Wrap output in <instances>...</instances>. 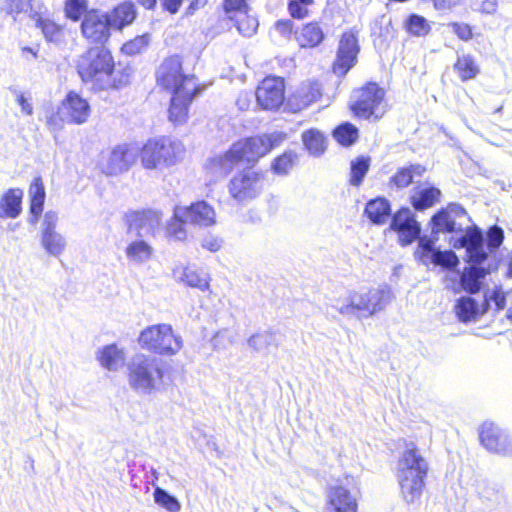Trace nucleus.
<instances>
[{
    "label": "nucleus",
    "mask_w": 512,
    "mask_h": 512,
    "mask_svg": "<svg viewBox=\"0 0 512 512\" xmlns=\"http://www.w3.org/2000/svg\"><path fill=\"white\" fill-rule=\"evenodd\" d=\"M450 243L456 249H466V262L469 265L463 271H457L461 288L470 294L478 293L483 286V280L492 269L490 264L484 266L488 254L484 249L482 230L477 226L468 227L461 236L451 237Z\"/></svg>",
    "instance_id": "f257e3e1"
},
{
    "label": "nucleus",
    "mask_w": 512,
    "mask_h": 512,
    "mask_svg": "<svg viewBox=\"0 0 512 512\" xmlns=\"http://www.w3.org/2000/svg\"><path fill=\"white\" fill-rule=\"evenodd\" d=\"M285 138V133L275 131L270 134L240 140L234 143L224 154L211 158L206 165V169L216 177H224L233 170L236 163L242 160L249 163L256 162L272 149L280 146Z\"/></svg>",
    "instance_id": "f03ea898"
},
{
    "label": "nucleus",
    "mask_w": 512,
    "mask_h": 512,
    "mask_svg": "<svg viewBox=\"0 0 512 512\" xmlns=\"http://www.w3.org/2000/svg\"><path fill=\"white\" fill-rule=\"evenodd\" d=\"M429 468L421 449L413 442L406 443L396 467V478L406 503L413 504L420 500Z\"/></svg>",
    "instance_id": "7ed1b4c3"
},
{
    "label": "nucleus",
    "mask_w": 512,
    "mask_h": 512,
    "mask_svg": "<svg viewBox=\"0 0 512 512\" xmlns=\"http://www.w3.org/2000/svg\"><path fill=\"white\" fill-rule=\"evenodd\" d=\"M129 387L138 395H152L165 388V369L161 359L138 353L127 363Z\"/></svg>",
    "instance_id": "20e7f679"
},
{
    "label": "nucleus",
    "mask_w": 512,
    "mask_h": 512,
    "mask_svg": "<svg viewBox=\"0 0 512 512\" xmlns=\"http://www.w3.org/2000/svg\"><path fill=\"white\" fill-rule=\"evenodd\" d=\"M114 61L111 52L104 46L88 49L78 60L77 71L85 83L105 90L111 84Z\"/></svg>",
    "instance_id": "39448f33"
},
{
    "label": "nucleus",
    "mask_w": 512,
    "mask_h": 512,
    "mask_svg": "<svg viewBox=\"0 0 512 512\" xmlns=\"http://www.w3.org/2000/svg\"><path fill=\"white\" fill-rule=\"evenodd\" d=\"M390 301V290L387 288H373L365 293L351 292L347 303L332 305L340 314L347 318H369L383 310Z\"/></svg>",
    "instance_id": "423d86ee"
},
{
    "label": "nucleus",
    "mask_w": 512,
    "mask_h": 512,
    "mask_svg": "<svg viewBox=\"0 0 512 512\" xmlns=\"http://www.w3.org/2000/svg\"><path fill=\"white\" fill-rule=\"evenodd\" d=\"M181 152L180 142L165 137L152 138L139 147L138 157L145 169L155 170L174 165Z\"/></svg>",
    "instance_id": "0eeeda50"
},
{
    "label": "nucleus",
    "mask_w": 512,
    "mask_h": 512,
    "mask_svg": "<svg viewBox=\"0 0 512 512\" xmlns=\"http://www.w3.org/2000/svg\"><path fill=\"white\" fill-rule=\"evenodd\" d=\"M138 343L142 349L158 355H175L180 351L183 341L180 335L175 334L169 324L151 325L141 331Z\"/></svg>",
    "instance_id": "6e6552de"
},
{
    "label": "nucleus",
    "mask_w": 512,
    "mask_h": 512,
    "mask_svg": "<svg viewBox=\"0 0 512 512\" xmlns=\"http://www.w3.org/2000/svg\"><path fill=\"white\" fill-rule=\"evenodd\" d=\"M157 83L171 92L196 91L198 82L195 76L183 73L182 59L179 55L167 57L156 71Z\"/></svg>",
    "instance_id": "1a4fd4ad"
},
{
    "label": "nucleus",
    "mask_w": 512,
    "mask_h": 512,
    "mask_svg": "<svg viewBox=\"0 0 512 512\" xmlns=\"http://www.w3.org/2000/svg\"><path fill=\"white\" fill-rule=\"evenodd\" d=\"M80 30L89 43L104 46L111 36V16L108 12L90 9L83 15Z\"/></svg>",
    "instance_id": "9d476101"
},
{
    "label": "nucleus",
    "mask_w": 512,
    "mask_h": 512,
    "mask_svg": "<svg viewBox=\"0 0 512 512\" xmlns=\"http://www.w3.org/2000/svg\"><path fill=\"white\" fill-rule=\"evenodd\" d=\"M263 188V175L253 169H244L229 182L231 197L238 203L255 199Z\"/></svg>",
    "instance_id": "9b49d317"
},
{
    "label": "nucleus",
    "mask_w": 512,
    "mask_h": 512,
    "mask_svg": "<svg viewBox=\"0 0 512 512\" xmlns=\"http://www.w3.org/2000/svg\"><path fill=\"white\" fill-rule=\"evenodd\" d=\"M124 222L130 238H148L161 223V214L155 210L130 211L125 213Z\"/></svg>",
    "instance_id": "f8f14e48"
},
{
    "label": "nucleus",
    "mask_w": 512,
    "mask_h": 512,
    "mask_svg": "<svg viewBox=\"0 0 512 512\" xmlns=\"http://www.w3.org/2000/svg\"><path fill=\"white\" fill-rule=\"evenodd\" d=\"M360 52L358 37L353 31L344 32L341 35L333 63V72L338 76H345L357 62Z\"/></svg>",
    "instance_id": "ddd939ff"
},
{
    "label": "nucleus",
    "mask_w": 512,
    "mask_h": 512,
    "mask_svg": "<svg viewBox=\"0 0 512 512\" xmlns=\"http://www.w3.org/2000/svg\"><path fill=\"white\" fill-rule=\"evenodd\" d=\"M389 228L398 234L399 244L403 247L412 244L421 233V226L408 207H402L392 214Z\"/></svg>",
    "instance_id": "4468645a"
},
{
    "label": "nucleus",
    "mask_w": 512,
    "mask_h": 512,
    "mask_svg": "<svg viewBox=\"0 0 512 512\" xmlns=\"http://www.w3.org/2000/svg\"><path fill=\"white\" fill-rule=\"evenodd\" d=\"M255 96L258 105L264 110H277L285 99L284 79L268 76L258 85Z\"/></svg>",
    "instance_id": "2eb2a0df"
},
{
    "label": "nucleus",
    "mask_w": 512,
    "mask_h": 512,
    "mask_svg": "<svg viewBox=\"0 0 512 512\" xmlns=\"http://www.w3.org/2000/svg\"><path fill=\"white\" fill-rule=\"evenodd\" d=\"M384 95V90L377 83L370 82L354 91L353 98L355 101L351 105V109L356 116L369 119L382 102Z\"/></svg>",
    "instance_id": "dca6fc26"
},
{
    "label": "nucleus",
    "mask_w": 512,
    "mask_h": 512,
    "mask_svg": "<svg viewBox=\"0 0 512 512\" xmlns=\"http://www.w3.org/2000/svg\"><path fill=\"white\" fill-rule=\"evenodd\" d=\"M479 439L488 451L502 456H512V437L494 423L485 422L481 425Z\"/></svg>",
    "instance_id": "f3484780"
},
{
    "label": "nucleus",
    "mask_w": 512,
    "mask_h": 512,
    "mask_svg": "<svg viewBox=\"0 0 512 512\" xmlns=\"http://www.w3.org/2000/svg\"><path fill=\"white\" fill-rule=\"evenodd\" d=\"M139 146L136 143L117 145L109 154L102 171L107 175H118L127 171L137 160Z\"/></svg>",
    "instance_id": "a211bd4d"
},
{
    "label": "nucleus",
    "mask_w": 512,
    "mask_h": 512,
    "mask_svg": "<svg viewBox=\"0 0 512 512\" xmlns=\"http://www.w3.org/2000/svg\"><path fill=\"white\" fill-rule=\"evenodd\" d=\"M175 215L193 225L207 227L215 223V211L206 201H198L189 206H177Z\"/></svg>",
    "instance_id": "6ab92c4d"
},
{
    "label": "nucleus",
    "mask_w": 512,
    "mask_h": 512,
    "mask_svg": "<svg viewBox=\"0 0 512 512\" xmlns=\"http://www.w3.org/2000/svg\"><path fill=\"white\" fill-rule=\"evenodd\" d=\"M357 499L344 485H334L328 490L323 512H357Z\"/></svg>",
    "instance_id": "aec40b11"
},
{
    "label": "nucleus",
    "mask_w": 512,
    "mask_h": 512,
    "mask_svg": "<svg viewBox=\"0 0 512 512\" xmlns=\"http://www.w3.org/2000/svg\"><path fill=\"white\" fill-rule=\"evenodd\" d=\"M201 91L200 87L196 91L185 90L172 92L170 107H169V120L174 124H183L188 118L189 106L194 97Z\"/></svg>",
    "instance_id": "412c9836"
},
{
    "label": "nucleus",
    "mask_w": 512,
    "mask_h": 512,
    "mask_svg": "<svg viewBox=\"0 0 512 512\" xmlns=\"http://www.w3.org/2000/svg\"><path fill=\"white\" fill-rule=\"evenodd\" d=\"M65 119L74 124H83L90 115L89 103L75 92H69L62 105Z\"/></svg>",
    "instance_id": "4be33fe9"
},
{
    "label": "nucleus",
    "mask_w": 512,
    "mask_h": 512,
    "mask_svg": "<svg viewBox=\"0 0 512 512\" xmlns=\"http://www.w3.org/2000/svg\"><path fill=\"white\" fill-rule=\"evenodd\" d=\"M426 172V167L419 164H409L397 169L394 175L390 177L389 186L397 190L404 189L412 184L417 177H422Z\"/></svg>",
    "instance_id": "5701e85b"
},
{
    "label": "nucleus",
    "mask_w": 512,
    "mask_h": 512,
    "mask_svg": "<svg viewBox=\"0 0 512 512\" xmlns=\"http://www.w3.org/2000/svg\"><path fill=\"white\" fill-rule=\"evenodd\" d=\"M321 85L318 81H308L301 84L291 97L298 109H304L321 97Z\"/></svg>",
    "instance_id": "b1692460"
},
{
    "label": "nucleus",
    "mask_w": 512,
    "mask_h": 512,
    "mask_svg": "<svg viewBox=\"0 0 512 512\" xmlns=\"http://www.w3.org/2000/svg\"><path fill=\"white\" fill-rule=\"evenodd\" d=\"M367 218L375 225H383L391 214V204L384 197H377L367 202L364 210Z\"/></svg>",
    "instance_id": "393cba45"
},
{
    "label": "nucleus",
    "mask_w": 512,
    "mask_h": 512,
    "mask_svg": "<svg viewBox=\"0 0 512 512\" xmlns=\"http://www.w3.org/2000/svg\"><path fill=\"white\" fill-rule=\"evenodd\" d=\"M31 18L35 20L36 27L40 28L45 40L60 46L65 42L64 29L50 19L42 18L39 12L31 14Z\"/></svg>",
    "instance_id": "a878e982"
},
{
    "label": "nucleus",
    "mask_w": 512,
    "mask_h": 512,
    "mask_svg": "<svg viewBox=\"0 0 512 512\" xmlns=\"http://www.w3.org/2000/svg\"><path fill=\"white\" fill-rule=\"evenodd\" d=\"M29 196L31 214L30 223L35 224L43 211L46 197L45 188L41 177L34 178L29 188Z\"/></svg>",
    "instance_id": "bb28decb"
},
{
    "label": "nucleus",
    "mask_w": 512,
    "mask_h": 512,
    "mask_svg": "<svg viewBox=\"0 0 512 512\" xmlns=\"http://www.w3.org/2000/svg\"><path fill=\"white\" fill-rule=\"evenodd\" d=\"M109 15L112 28L122 29L135 20L137 11L133 2L125 1L116 6Z\"/></svg>",
    "instance_id": "cd10ccee"
},
{
    "label": "nucleus",
    "mask_w": 512,
    "mask_h": 512,
    "mask_svg": "<svg viewBox=\"0 0 512 512\" xmlns=\"http://www.w3.org/2000/svg\"><path fill=\"white\" fill-rule=\"evenodd\" d=\"M125 254L129 261L142 264L151 258L153 248L146 238H135L127 245Z\"/></svg>",
    "instance_id": "c85d7f7f"
},
{
    "label": "nucleus",
    "mask_w": 512,
    "mask_h": 512,
    "mask_svg": "<svg viewBox=\"0 0 512 512\" xmlns=\"http://www.w3.org/2000/svg\"><path fill=\"white\" fill-rule=\"evenodd\" d=\"M325 39V33L318 22L305 24L297 36L301 47L314 48L319 46Z\"/></svg>",
    "instance_id": "c756f323"
},
{
    "label": "nucleus",
    "mask_w": 512,
    "mask_h": 512,
    "mask_svg": "<svg viewBox=\"0 0 512 512\" xmlns=\"http://www.w3.org/2000/svg\"><path fill=\"white\" fill-rule=\"evenodd\" d=\"M248 346L255 352H263L269 347H279L281 344V335L275 331H263L255 333L247 339Z\"/></svg>",
    "instance_id": "7c9ffc66"
},
{
    "label": "nucleus",
    "mask_w": 512,
    "mask_h": 512,
    "mask_svg": "<svg viewBox=\"0 0 512 512\" xmlns=\"http://www.w3.org/2000/svg\"><path fill=\"white\" fill-rule=\"evenodd\" d=\"M97 360L103 368L116 371L124 361V354L116 344H109L97 352Z\"/></svg>",
    "instance_id": "2f4dec72"
},
{
    "label": "nucleus",
    "mask_w": 512,
    "mask_h": 512,
    "mask_svg": "<svg viewBox=\"0 0 512 512\" xmlns=\"http://www.w3.org/2000/svg\"><path fill=\"white\" fill-rule=\"evenodd\" d=\"M431 223L433 225L434 233H460L461 236L468 229L466 228L463 231L461 227H457L455 219L451 217L450 213L445 209H441L434 214L431 219ZM452 237H454V235ZM455 237H459V235L456 234Z\"/></svg>",
    "instance_id": "473e14b6"
},
{
    "label": "nucleus",
    "mask_w": 512,
    "mask_h": 512,
    "mask_svg": "<svg viewBox=\"0 0 512 512\" xmlns=\"http://www.w3.org/2000/svg\"><path fill=\"white\" fill-rule=\"evenodd\" d=\"M440 196V189L434 186L425 187L411 196V204L415 210L424 211L437 203Z\"/></svg>",
    "instance_id": "72a5a7b5"
},
{
    "label": "nucleus",
    "mask_w": 512,
    "mask_h": 512,
    "mask_svg": "<svg viewBox=\"0 0 512 512\" xmlns=\"http://www.w3.org/2000/svg\"><path fill=\"white\" fill-rule=\"evenodd\" d=\"M22 191L20 189H9L1 198V216L16 218L21 211Z\"/></svg>",
    "instance_id": "f704fd0d"
},
{
    "label": "nucleus",
    "mask_w": 512,
    "mask_h": 512,
    "mask_svg": "<svg viewBox=\"0 0 512 512\" xmlns=\"http://www.w3.org/2000/svg\"><path fill=\"white\" fill-rule=\"evenodd\" d=\"M455 312L458 319L464 323L475 320L477 316L481 315L478 303L470 296L458 299L455 305Z\"/></svg>",
    "instance_id": "c9c22d12"
},
{
    "label": "nucleus",
    "mask_w": 512,
    "mask_h": 512,
    "mask_svg": "<svg viewBox=\"0 0 512 512\" xmlns=\"http://www.w3.org/2000/svg\"><path fill=\"white\" fill-rule=\"evenodd\" d=\"M371 164L368 156H358L350 162L349 184L354 187L362 185Z\"/></svg>",
    "instance_id": "e433bc0d"
},
{
    "label": "nucleus",
    "mask_w": 512,
    "mask_h": 512,
    "mask_svg": "<svg viewBox=\"0 0 512 512\" xmlns=\"http://www.w3.org/2000/svg\"><path fill=\"white\" fill-rule=\"evenodd\" d=\"M302 141L305 148L313 156H320L326 149V138L317 129H309L303 132Z\"/></svg>",
    "instance_id": "4c0bfd02"
},
{
    "label": "nucleus",
    "mask_w": 512,
    "mask_h": 512,
    "mask_svg": "<svg viewBox=\"0 0 512 512\" xmlns=\"http://www.w3.org/2000/svg\"><path fill=\"white\" fill-rule=\"evenodd\" d=\"M298 155L292 150H287L276 157L271 163V171L278 176H286L297 164Z\"/></svg>",
    "instance_id": "58836bf2"
},
{
    "label": "nucleus",
    "mask_w": 512,
    "mask_h": 512,
    "mask_svg": "<svg viewBox=\"0 0 512 512\" xmlns=\"http://www.w3.org/2000/svg\"><path fill=\"white\" fill-rule=\"evenodd\" d=\"M34 0H3L1 10L17 20L18 15L22 13L34 14L38 12L34 7Z\"/></svg>",
    "instance_id": "ea45409f"
},
{
    "label": "nucleus",
    "mask_w": 512,
    "mask_h": 512,
    "mask_svg": "<svg viewBox=\"0 0 512 512\" xmlns=\"http://www.w3.org/2000/svg\"><path fill=\"white\" fill-rule=\"evenodd\" d=\"M454 69L462 81L474 79L479 73V68L470 55L459 56L454 64Z\"/></svg>",
    "instance_id": "a19ab883"
},
{
    "label": "nucleus",
    "mask_w": 512,
    "mask_h": 512,
    "mask_svg": "<svg viewBox=\"0 0 512 512\" xmlns=\"http://www.w3.org/2000/svg\"><path fill=\"white\" fill-rule=\"evenodd\" d=\"M41 244L45 251L54 257L60 256L66 246V241L60 233L41 235Z\"/></svg>",
    "instance_id": "79ce46f5"
},
{
    "label": "nucleus",
    "mask_w": 512,
    "mask_h": 512,
    "mask_svg": "<svg viewBox=\"0 0 512 512\" xmlns=\"http://www.w3.org/2000/svg\"><path fill=\"white\" fill-rule=\"evenodd\" d=\"M404 25L407 32L416 37L426 36L431 30L427 19L415 13L407 17Z\"/></svg>",
    "instance_id": "37998d69"
},
{
    "label": "nucleus",
    "mask_w": 512,
    "mask_h": 512,
    "mask_svg": "<svg viewBox=\"0 0 512 512\" xmlns=\"http://www.w3.org/2000/svg\"><path fill=\"white\" fill-rule=\"evenodd\" d=\"M155 503L168 512H179L181 510L180 501L168 491L161 487H155L153 492Z\"/></svg>",
    "instance_id": "c03bdc74"
},
{
    "label": "nucleus",
    "mask_w": 512,
    "mask_h": 512,
    "mask_svg": "<svg viewBox=\"0 0 512 512\" xmlns=\"http://www.w3.org/2000/svg\"><path fill=\"white\" fill-rule=\"evenodd\" d=\"M430 261L435 266H440L443 269L450 271H456V268L459 265L458 256L452 250L441 251L440 249H437V251L431 255Z\"/></svg>",
    "instance_id": "a18cd8bd"
},
{
    "label": "nucleus",
    "mask_w": 512,
    "mask_h": 512,
    "mask_svg": "<svg viewBox=\"0 0 512 512\" xmlns=\"http://www.w3.org/2000/svg\"><path fill=\"white\" fill-rule=\"evenodd\" d=\"M333 137L342 146H350L358 138V129L349 122L342 123L334 129Z\"/></svg>",
    "instance_id": "49530a36"
},
{
    "label": "nucleus",
    "mask_w": 512,
    "mask_h": 512,
    "mask_svg": "<svg viewBox=\"0 0 512 512\" xmlns=\"http://www.w3.org/2000/svg\"><path fill=\"white\" fill-rule=\"evenodd\" d=\"M181 280L189 287L197 288L201 291L209 289V279L207 275L201 276L195 270L187 267L183 270Z\"/></svg>",
    "instance_id": "de8ad7c7"
},
{
    "label": "nucleus",
    "mask_w": 512,
    "mask_h": 512,
    "mask_svg": "<svg viewBox=\"0 0 512 512\" xmlns=\"http://www.w3.org/2000/svg\"><path fill=\"white\" fill-rule=\"evenodd\" d=\"M86 11H89L87 9V0H66L65 2V15L74 22L82 21Z\"/></svg>",
    "instance_id": "09e8293b"
},
{
    "label": "nucleus",
    "mask_w": 512,
    "mask_h": 512,
    "mask_svg": "<svg viewBox=\"0 0 512 512\" xmlns=\"http://www.w3.org/2000/svg\"><path fill=\"white\" fill-rule=\"evenodd\" d=\"M150 37L148 34H143L140 36L135 37L134 39L126 42L121 50L126 55H136L139 53H142L144 50L147 49L149 45Z\"/></svg>",
    "instance_id": "8fccbe9b"
},
{
    "label": "nucleus",
    "mask_w": 512,
    "mask_h": 512,
    "mask_svg": "<svg viewBox=\"0 0 512 512\" xmlns=\"http://www.w3.org/2000/svg\"><path fill=\"white\" fill-rule=\"evenodd\" d=\"M189 224V222L184 218H179L173 213L172 219L168 222L167 233L170 237H173L176 240L182 241L186 239L187 232L185 229V225Z\"/></svg>",
    "instance_id": "3c124183"
},
{
    "label": "nucleus",
    "mask_w": 512,
    "mask_h": 512,
    "mask_svg": "<svg viewBox=\"0 0 512 512\" xmlns=\"http://www.w3.org/2000/svg\"><path fill=\"white\" fill-rule=\"evenodd\" d=\"M258 20L252 16L241 14L236 21V26L240 34L245 37L254 35L258 28Z\"/></svg>",
    "instance_id": "603ef678"
},
{
    "label": "nucleus",
    "mask_w": 512,
    "mask_h": 512,
    "mask_svg": "<svg viewBox=\"0 0 512 512\" xmlns=\"http://www.w3.org/2000/svg\"><path fill=\"white\" fill-rule=\"evenodd\" d=\"M503 240L504 231L497 225L492 226L486 234V239L484 238V242L486 241L487 247L491 253L499 249Z\"/></svg>",
    "instance_id": "864d4df0"
},
{
    "label": "nucleus",
    "mask_w": 512,
    "mask_h": 512,
    "mask_svg": "<svg viewBox=\"0 0 512 512\" xmlns=\"http://www.w3.org/2000/svg\"><path fill=\"white\" fill-rule=\"evenodd\" d=\"M313 0H289L288 9L290 15L296 19H303L308 16V7L313 4Z\"/></svg>",
    "instance_id": "5fc2aeb1"
},
{
    "label": "nucleus",
    "mask_w": 512,
    "mask_h": 512,
    "mask_svg": "<svg viewBox=\"0 0 512 512\" xmlns=\"http://www.w3.org/2000/svg\"><path fill=\"white\" fill-rule=\"evenodd\" d=\"M435 251H437V248H435L434 242L431 239L421 238L418 242V248L415 254L425 263L426 260H431V255H433Z\"/></svg>",
    "instance_id": "6e6d98bb"
},
{
    "label": "nucleus",
    "mask_w": 512,
    "mask_h": 512,
    "mask_svg": "<svg viewBox=\"0 0 512 512\" xmlns=\"http://www.w3.org/2000/svg\"><path fill=\"white\" fill-rule=\"evenodd\" d=\"M58 222V214L54 211H48L44 215L41 235L49 233H57L56 226Z\"/></svg>",
    "instance_id": "4d7b16f0"
},
{
    "label": "nucleus",
    "mask_w": 512,
    "mask_h": 512,
    "mask_svg": "<svg viewBox=\"0 0 512 512\" xmlns=\"http://www.w3.org/2000/svg\"><path fill=\"white\" fill-rule=\"evenodd\" d=\"M452 31L463 41H469L473 37L472 28L465 23L453 22L448 25Z\"/></svg>",
    "instance_id": "13d9d810"
},
{
    "label": "nucleus",
    "mask_w": 512,
    "mask_h": 512,
    "mask_svg": "<svg viewBox=\"0 0 512 512\" xmlns=\"http://www.w3.org/2000/svg\"><path fill=\"white\" fill-rule=\"evenodd\" d=\"M130 82V74L126 72H120L113 68L111 72V84L109 88H120L126 86Z\"/></svg>",
    "instance_id": "bf43d9fd"
},
{
    "label": "nucleus",
    "mask_w": 512,
    "mask_h": 512,
    "mask_svg": "<svg viewBox=\"0 0 512 512\" xmlns=\"http://www.w3.org/2000/svg\"><path fill=\"white\" fill-rule=\"evenodd\" d=\"M201 246L210 252H217L222 247V240L216 236L208 235L202 239Z\"/></svg>",
    "instance_id": "052dcab7"
},
{
    "label": "nucleus",
    "mask_w": 512,
    "mask_h": 512,
    "mask_svg": "<svg viewBox=\"0 0 512 512\" xmlns=\"http://www.w3.org/2000/svg\"><path fill=\"white\" fill-rule=\"evenodd\" d=\"M247 8V0H224L223 9L225 13L242 12Z\"/></svg>",
    "instance_id": "680f3d73"
},
{
    "label": "nucleus",
    "mask_w": 512,
    "mask_h": 512,
    "mask_svg": "<svg viewBox=\"0 0 512 512\" xmlns=\"http://www.w3.org/2000/svg\"><path fill=\"white\" fill-rule=\"evenodd\" d=\"M15 95H16V101H17L18 105L20 106L22 113L29 115V116L32 115L33 114L32 104L30 103L29 99L24 95V93H21V92L15 90Z\"/></svg>",
    "instance_id": "e2e57ef3"
},
{
    "label": "nucleus",
    "mask_w": 512,
    "mask_h": 512,
    "mask_svg": "<svg viewBox=\"0 0 512 512\" xmlns=\"http://www.w3.org/2000/svg\"><path fill=\"white\" fill-rule=\"evenodd\" d=\"M275 29L283 36H289L293 30V22L290 19L278 20Z\"/></svg>",
    "instance_id": "0e129e2a"
},
{
    "label": "nucleus",
    "mask_w": 512,
    "mask_h": 512,
    "mask_svg": "<svg viewBox=\"0 0 512 512\" xmlns=\"http://www.w3.org/2000/svg\"><path fill=\"white\" fill-rule=\"evenodd\" d=\"M46 125L52 133H57L62 129V118L58 114H51L47 117Z\"/></svg>",
    "instance_id": "69168bd1"
},
{
    "label": "nucleus",
    "mask_w": 512,
    "mask_h": 512,
    "mask_svg": "<svg viewBox=\"0 0 512 512\" xmlns=\"http://www.w3.org/2000/svg\"><path fill=\"white\" fill-rule=\"evenodd\" d=\"M488 301H492L495 304L496 309L501 310L505 307L506 298L505 295L500 291H493L489 296Z\"/></svg>",
    "instance_id": "338daca9"
},
{
    "label": "nucleus",
    "mask_w": 512,
    "mask_h": 512,
    "mask_svg": "<svg viewBox=\"0 0 512 512\" xmlns=\"http://www.w3.org/2000/svg\"><path fill=\"white\" fill-rule=\"evenodd\" d=\"M445 210H447V212L450 213V216L453 217L454 219L456 217H463L467 215V212L464 209V207L458 203H450Z\"/></svg>",
    "instance_id": "774afa93"
}]
</instances>
